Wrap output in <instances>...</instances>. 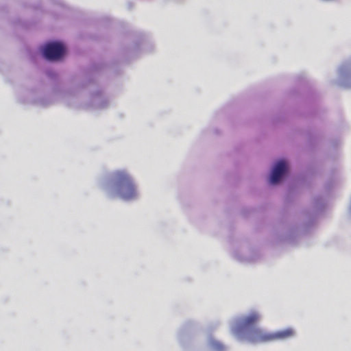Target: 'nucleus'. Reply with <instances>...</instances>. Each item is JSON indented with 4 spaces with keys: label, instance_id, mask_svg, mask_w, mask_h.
Returning a JSON list of instances; mask_svg holds the SVG:
<instances>
[{
    "label": "nucleus",
    "instance_id": "obj_2",
    "mask_svg": "<svg viewBox=\"0 0 351 351\" xmlns=\"http://www.w3.org/2000/svg\"><path fill=\"white\" fill-rule=\"evenodd\" d=\"M113 182V186L108 191L111 196L117 195L125 200H130L137 196L136 186L132 178L126 171H115Z\"/></svg>",
    "mask_w": 351,
    "mask_h": 351
},
{
    "label": "nucleus",
    "instance_id": "obj_3",
    "mask_svg": "<svg viewBox=\"0 0 351 351\" xmlns=\"http://www.w3.org/2000/svg\"><path fill=\"white\" fill-rule=\"evenodd\" d=\"M43 53L46 59L58 60L64 56L65 48L60 43H49L45 46Z\"/></svg>",
    "mask_w": 351,
    "mask_h": 351
},
{
    "label": "nucleus",
    "instance_id": "obj_1",
    "mask_svg": "<svg viewBox=\"0 0 351 351\" xmlns=\"http://www.w3.org/2000/svg\"><path fill=\"white\" fill-rule=\"evenodd\" d=\"M260 319V315L256 312H252L242 318L237 324L235 331L241 333L244 330H248L247 339L251 343H261L278 339H285L294 335L291 328H287L273 333H267L262 329L255 327Z\"/></svg>",
    "mask_w": 351,
    "mask_h": 351
},
{
    "label": "nucleus",
    "instance_id": "obj_4",
    "mask_svg": "<svg viewBox=\"0 0 351 351\" xmlns=\"http://www.w3.org/2000/svg\"><path fill=\"white\" fill-rule=\"evenodd\" d=\"M287 170L286 162L283 160L278 161L274 166L269 182L272 184H277L280 182L282 176L285 174Z\"/></svg>",
    "mask_w": 351,
    "mask_h": 351
},
{
    "label": "nucleus",
    "instance_id": "obj_5",
    "mask_svg": "<svg viewBox=\"0 0 351 351\" xmlns=\"http://www.w3.org/2000/svg\"><path fill=\"white\" fill-rule=\"evenodd\" d=\"M215 348H216L217 350H222L223 346H222L221 344H219V343H216V344H215Z\"/></svg>",
    "mask_w": 351,
    "mask_h": 351
}]
</instances>
